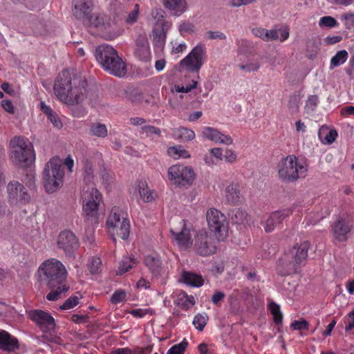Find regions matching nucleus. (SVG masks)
<instances>
[{
  "instance_id": "1",
  "label": "nucleus",
  "mask_w": 354,
  "mask_h": 354,
  "mask_svg": "<svg viewBox=\"0 0 354 354\" xmlns=\"http://www.w3.org/2000/svg\"><path fill=\"white\" fill-rule=\"evenodd\" d=\"M66 274L64 265L55 259L46 261L39 268V281L50 290V292L46 295L48 300L55 301L61 293L68 290L69 287L64 283Z\"/></svg>"
},
{
  "instance_id": "2",
  "label": "nucleus",
  "mask_w": 354,
  "mask_h": 354,
  "mask_svg": "<svg viewBox=\"0 0 354 354\" xmlns=\"http://www.w3.org/2000/svg\"><path fill=\"white\" fill-rule=\"evenodd\" d=\"M86 82L78 78H72L68 70L59 73L53 90L56 97L67 105L80 104L86 97Z\"/></svg>"
},
{
  "instance_id": "3",
  "label": "nucleus",
  "mask_w": 354,
  "mask_h": 354,
  "mask_svg": "<svg viewBox=\"0 0 354 354\" xmlns=\"http://www.w3.org/2000/svg\"><path fill=\"white\" fill-rule=\"evenodd\" d=\"M95 57L103 70L118 77H124L127 73V65L117 50L111 46L102 44L95 50Z\"/></svg>"
},
{
  "instance_id": "4",
  "label": "nucleus",
  "mask_w": 354,
  "mask_h": 354,
  "mask_svg": "<svg viewBox=\"0 0 354 354\" xmlns=\"http://www.w3.org/2000/svg\"><path fill=\"white\" fill-rule=\"evenodd\" d=\"M277 169L282 183H293L307 176L308 167L306 163L299 162L295 155H289L281 160Z\"/></svg>"
},
{
  "instance_id": "5",
  "label": "nucleus",
  "mask_w": 354,
  "mask_h": 354,
  "mask_svg": "<svg viewBox=\"0 0 354 354\" xmlns=\"http://www.w3.org/2000/svg\"><path fill=\"white\" fill-rule=\"evenodd\" d=\"M64 176L62 161L58 157L52 158L46 165L43 172V185L48 193H53L63 185Z\"/></svg>"
},
{
  "instance_id": "6",
  "label": "nucleus",
  "mask_w": 354,
  "mask_h": 354,
  "mask_svg": "<svg viewBox=\"0 0 354 354\" xmlns=\"http://www.w3.org/2000/svg\"><path fill=\"white\" fill-rule=\"evenodd\" d=\"M106 225L115 242V234L122 240H127L129 235L130 223L127 213L123 209L113 207L107 218Z\"/></svg>"
},
{
  "instance_id": "7",
  "label": "nucleus",
  "mask_w": 354,
  "mask_h": 354,
  "mask_svg": "<svg viewBox=\"0 0 354 354\" xmlns=\"http://www.w3.org/2000/svg\"><path fill=\"white\" fill-rule=\"evenodd\" d=\"M12 147L11 159L17 166L25 167L35 160L32 145L21 137H15L10 141Z\"/></svg>"
},
{
  "instance_id": "8",
  "label": "nucleus",
  "mask_w": 354,
  "mask_h": 354,
  "mask_svg": "<svg viewBox=\"0 0 354 354\" xmlns=\"http://www.w3.org/2000/svg\"><path fill=\"white\" fill-rule=\"evenodd\" d=\"M83 214L88 221L95 222L97 219L98 209L102 197L95 187H88L82 195Z\"/></svg>"
},
{
  "instance_id": "9",
  "label": "nucleus",
  "mask_w": 354,
  "mask_h": 354,
  "mask_svg": "<svg viewBox=\"0 0 354 354\" xmlns=\"http://www.w3.org/2000/svg\"><path fill=\"white\" fill-rule=\"evenodd\" d=\"M310 243L308 241L301 243L299 245H295L291 250L286 252L283 261L288 272H295L297 268L305 261L308 256Z\"/></svg>"
},
{
  "instance_id": "10",
  "label": "nucleus",
  "mask_w": 354,
  "mask_h": 354,
  "mask_svg": "<svg viewBox=\"0 0 354 354\" xmlns=\"http://www.w3.org/2000/svg\"><path fill=\"white\" fill-rule=\"evenodd\" d=\"M194 248L196 252L203 257L216 253L217 250L214 236L205 230H200L194 237Z\"/></svg>"
},
{
  "instance_id": "11",
  "label": "nucleus",
  "mask_w": 354,
  "mask_h": 354,
  "mask_svg": "<svg viewBox=\"0 0 354 354\" xmlns=\"http://www.w3.org/2000/svg\"><path fill=\"white\" fill-rule=\"evenodd\" d=\"M207 221L209 229L214 232L218 240H223L227 232V222L223 214L212 208L207 212Z\"/></svg>"
},
{
  "instance_id": "12",
  "label": "nucleus",
  "mask_w": 354,
  "mask_h": 354,
  "mask_svg": "<svg viewBox=\"0 0 354 354\" xmlns=\"http://www.w3.org/2000/svg\"><path fill=\"white\" fill-rule=\"evenodd\" d=\"M205 54V46L203 44H198L180 61V68L192 73L198 72L203 65V58Z\"/></svg>"
},
{
  "instance_id": "13",
  "label": "nucleus",
  "mask_w": 354,
  "mask_h": 354,
  "mask_svg": "<svg viewBox=\"0 0 354 354\" xmlns=\"http://www.w3.org/2000/svg\"><path fill=\"white\" fill-rule=\"evenodd\" d=\"M168 176L170 180H174L179 185H191L194 179V170L189 167L175 165L169 167Z\"/></svg>"
},
{
  "instance_id": "14",
  "label": "nucleus",
  "mask_w": 354,
  "mask_h": 354,
  "mask_svg": "<svg viewBox=\"0 0 354 354\" xmlns=\"http://www.w3.org/2000/svg\"><path fill=\"white\" fill-rule=\"evenodd\" d=\"M170 232L180 246L185 249L191 248L192 245L190 234L191 226L187 225L186 221L180 220L178 223L173 225Z\"/></svg>"
},
{
  "instance_id": "15",
  "label": "nucleus",
  "mask_w": 354,
  "mask_h": 354,
  "mask_svg": "<svg viewBox=\"0 0 354 354\" xmlns=\"http://www.w3.org/2000/svg\"><path fill=\"white\" fill-rule=\"evenodd\" d=\"M28 316L42 332H50L55 328V319L48 312L39 309L32 310L28 312Z\"/></svg>"
},
{
  "instance_id": "16",
  "label": "nucleus",
  "mask_w": 354,
  "mask_h": 354,
  "mask_svg": "<svg viewBox=\"0 0 354 354\" xmlns=\"http://www.w3.org/2000/svg\"><path fill=\"white\" fill-rule=\"evenodd\" d=\"M353 229V223L348 218L339 217L331 224V233L333 238L339 241H346Z\"/></svg>"
},
{
  "instance_id": "17",
  "label": "nucleus",
  "mask_w": 354,
  "mask_h": 354,
  "mask_svg": "<svg viewBox=\"0 0 354 354\" xmlns=\"http://www.w3.org/2000/svg\"><path fill=\"white\" fill-rule=\"evenodd\" d=\"M57 245L59 248L64 250L66 255L71 256L78 248L79 243L73 232L65 230L59 233L57 238Z\"/></svg>"
},
{
  "instance_id": "18",
  "label": "nucleus",
  "mask_w": 354,
  "mask_h": 354,
  "mask_svg": "<svg viewBox=\"0 0 354 354\" xmlns=\"http://www.w3.org/2000/svg\"><path fill=\"white\" fill-rule=\"evenodd\" d=\"M7 191L12 203H26L30 198L24 186L17 181L10 182L7 185Z\"/></svg>"
},
{
  "instance_id": "19",
  "label": "nucleus",
  "mask_w": 354,
  "mask_h": 354,
  "mask_svg": "<svg viewBox=\"0 0 354 354\" xmlns=\"http://www.w3.org/2000/svg\"><path fill=\"white\" fill-rule=\"evenodd\" d=\"M292 214V211L290 209H285L272 213L265 221V231L266 232L273 231L276 227L279 226L282 221Z\"/></svg>"
},
{
  "instance_id": "20",
  "label": "nucleus",
  "mask_w": 354,
  "mask_h": 354,
  "mask_svg": "<svg viewBox=\"0 0 354 354\" xmlns=\"http://www.w3.org/2000/svg\"><path fill=\"white\" fill-rule=\"evenodd\" d=\"M135 55L140 60L147 62L150 59L151 52L147 37L140 35L136 41Z\"/></svg>"
},
{
  "instance_id": "21",
  "label": "nucleus",
  "mask_w": 354,
  "mask_h": 354,
  "mask_svg": "<svg viewBox=\"0 0 354 354\" xmlns=\"http://www.w3.org/2000/svg\"><path fill=\"white\" fill-rule=\"evenodd\" d=\"M73 14L76 18L84 19L92 12V0H73Z\"/></svg>"
},
{
  "instance_id": "22",
  "label": "nucleus",
  "mask_w": 354,
  "mask_h": 354,
  "mask_svg": "<svg viewBox=\"0 0 354 354\" xmlns=\"http://www.w3.org/2000/svg\"><path fill=\"white\" fill-rule=\"evenodd\" d=\"M19 348V342L16 337L8 332L0 330V349L12 352Z\"/></svg>"
},
{
  "instance_id": "23",
  "label": "nucleus",
  "mask_w": 354,
  "mask_h": 354,
  "mask_svg": "<svg viewBox=\"0 0 354 354\" xmlns=\"http://www.w3.org/2000/svg\"><path fill=\"white\" fill-rule=\"evenodd\" d=\"M168 28V24H155L153 29V41L156 46L160 48H163Z\"/></svg>"
},
{
  "instance_id": "24",
  "label": "nucleus",
  "mask_w": 354,
  "mask_h": 354,
  "mask_svg": "<svg viewBox=\"0 0 354 354\" xmlns=\"http://www.w3.org/2000/svg\"><path fill=\"white\" fill-rule=\"evenodd\" d=\"M85 19L88 20V22L90 25L95 28L102 27L105 30L111 28L113 24L110 17L104 14L95 15L91 13L89 17H86Z\"/></svg>"
},
{
  "instance_id": "25",
  "label": "nucleus",
  "mask_w": 354,
  "mask_h": 354,
  "mask_svg": "<svg viewBox=\"0 0 354 354\" xmlns=\"http://www.w3.org/2000/svg\"><path fill=\"white\" fill-rule=\"evenodd\" d=\"M162 4L174 16L181 15L187 8L186 0H162Z\"/></svg>"
},
{
  "instance_id": "26",
  "label": "nucleus",
  "mask_w": 354,
  "mask_h": 354,
  "mask_svg": "<svg viewBox=\"0 0 354 354\" xmlns=\"http://www.w3.org/2000/svg\"><path fill=\"white\" fill-rule=\"evenodd\" d=\"M145 263L153 276H158L160 274L162 267V261L159 257L147 255L145 259Z\"/></svg>"
},
{
  "instance_id": "27",
  "label": "nucleus",
  "mask_w": 354,
  "mask_h": 354,
  "mask_svg": "<svg viewBox=\"0 0 354 354\" xmlns=\"http://www.w3.org/2000/svg\"><path fill=\"white\" fill-rule=\"evenodd\" d=\"M225 198L228 203L236 205L240 202L241 194L239 185L232 183L225 188Z\"/></svg>"
},
{
  "instance_id": "28",
  "label": "nucleus",
  "mask_w": 354,
  "mask_h": 354,
  "mask_svg": "<svg viewBox=\"0 0 354 354\" xmlns=\"http://www.w3.org/2000/svg\"><path fill=\"white\" fill-rule=\"evenodd\" d=\"M182 279L187 285L196 288L202 286L204 283L201 275L187 271L182 273Z\"/></svg>"
},
{
  "instance_id": "29",
  "label": "nucleus",
  "mask_w": 354,
  "mask_h": 354,
  "mask_svg": "<svg viewBox=\"0 0 354 354\" xmlns=\"http://www.w3.org/2000/svg\"><path fill=\"white\" fill-rule=\"evenodd\" d=\"M43 29V24L39 20L34 18L26 24V29L21 32L26 35H37L41 34Z\"/></svg>"
},
{
  "instance_id": "30",
  "label": "nucleus",
  "mask_w": 354,
  "mask_h": 354,
  "mask_svg": "<svg viewBox=\"0 0 354 354\" xmlns=\"http://www.w3.org/2000/svg\"><path fill=\"white\" fill-rule=\"evenodd\" d=\"M137 264V261L133 257L124 258L120 264L118 269L116 271L117 275H122L123 274L129 272L133 267Z\"/></svg>"
},
{
  "instance_id": "31",
  "label": "nucleus",
  "mask_w": 354,
  "mask_h": 354,
  "mask_svg": "<svg viewBox=\"0 0 354 354\" xmlns=\"http://www.w3.org/2000/svg\"><path fill=\"white\" fill-rule=\"evenodd\" d=\"M107 129L105 124L102 123H93L90 127V134L98 138H105L107 136Z\"/></svg>"
},
{
  "instance_id": "32",
  "label": "nucleus",
  "mask_w": 354,
  "mask_h": 354,
  "mask_svg": "<svg viewBox=\"0 0 354 354\" xmlns=\"http://www.w3.org/2000/svg\"><path fill=\"white\" fill-rule=\"evenodd\" d=\"M168 154L175 158L178 159L179 158H187L190 156L189 152L184 149L182 146H174L169 147L167 150Z\"/></svg>"
},
{
  "instance_id": "33",
  "label": "nucleus",
  "mask_w": 354,
  "mask_h": 354,
  "mask_svg": "<svg viewBox=\"0 0 354 354\" xmlns=\"http://www.w3.org/2000/svg\"><path fill=\"white\" fill-rule=\"evenodd\" d=\"M348 58V53L345 50L338 51L330 59V68L337 67L344 64Z\"/></svg>"
},
{
  "instance_id": "34",
  "label": "nucleus",
  "mask_w": 354,
  "mask_h": 354,
  "mask_svg": "<svg viewBox=\"0 0 354 354\" xmlns=\"http://www.w3.org/2000/svg\"><path fill=\"white\" fill-rule=\"evenodd\" d=\"M83 170H84L83 175H84V182L88 184L91 183L93 181V178H94L93 165L92 162H91L89 160H86L84 162Z\"/></svg>"
},
{
  "instance_id": "35",
  "label": "nucleus",
  "mask_w": 354,
  "mask_h": 354,
  "mask_svg": "<svg viewBox=\"0 0 354 354\" xmlns=\"http://www.w3.org/2000/svg\"><path fill=\"white\" fill-rule=\"evenodd\" d=\"M138 189L140 196L145 202H150L153 199V197L150 193V190L146 185L145 182H139Z\"/></svg>"
},
{
  "instance_id": "36",
  "label": "nucleus",
  "mask_w": 354,
  "mask_h": 354,
  "mask_svg": "<svg viewBox=\"0 0 354 354\" xmlns=\"http://www.w3.org/2000/svg\"><path fill=\"white\" fill-rule=\"evenodd\" d=\"M176 136L182 141H190L195 138V133L191 129L181 127L178 129Z\"/></svg>"
},
{
  "instance_id": "37",
  "label": "nucleus",
  "mask_w": 354,
  "mask_h": 354,
  "mask_svg": "<svg viewBox=\"0 0 354 354\" xmlns=\"http://www.w3.org/2000/svg\"><path fill=\"white\" fill-rule=\"evenodd\" d=\"M202 135L204 138L216 143L218 136H220V131L216 129L207 127L203 129Z\"/></svg>"
},
{
  "instance_id": "38",
  "label": "nucleus",
  "mask_w": 354,
  "mask_h": 354,
  "mask_svg": "<svg viewBox=\"0 0 354 354\" xmlns=\"http://www.w3.org/2000/svg\"><path fill=\"white\" fill-rule=\"evenodd\" d=\"M271 314L273 315V320L276 324H281L283 315L280 310V306L276 303L272 302L270 304Z\"/></svg>"
},
{
  "instance_id": "39",
  "label": "nucleus",
  "mask_w": 354,
  "mask_h": 354,
  "mask_svg": "<svg viewBox=\"0 0 354 354\" xmlns=\"http://www.w3.org/2000/svg\"><path fill=\"white\" fill-rule=\"evenodd\" d=\"M208 317L206 315L197 314L193 320V324L199 331H202L207 324Z\"/></svg>"
},
{
  "instance_id": "40",
  "label": "nucleus",
  "mask_w": 354,
  "mask_h": 354,
  "mask_svg": "<svg viewBox=\"0 0 354 354\" xmlns=\"http://www.w3.org/2000/svg\"><path fill=\"white\" fill-rule=\"evenodd\" d=\"M88 270L93 274H98L101 272L102 261L99 257H93L88 265Z\"/></svg>"
},
{
  "instance_id": "41",
  "label": "nucleus",
  "mask_w": 354,
  "mask_h": 354,
  "mask_svg": "<svg viewBox=\"0 0 354 354\" xmlns=\"http://www.w3.org/2000/svg\"><path fill=\"white\" fill-rule=\"evenodd\" d=\"M139 12H140L139 5L135 4L133 10H131L128 13V15L125 19V22L130 25L135 24L138 20Z\"/></svg>"
},
{
  "instance_id": "42",
  "label": "nucleus",
  "mask_w": 354,
  "mask_h": 354,
  "mask_svg": "<svg viewBox=\"0 0 354 354\" xmlns=\"http://www.w3.org/2000/svg\"><path fill=\"white\" fill-rule=\"evenodd\" d=\"M247 216L248 214L245 211L241 209H236L234 211L232 219L234 223L241 224L244 223L246 220Z\"/></svg>"
},
{
  "instance_id": "43",
  "label": "nucleus",
  "mask_w": 354,
  "mask_h": 354,
  "mask_svg": "<svg viewBox=\"0 0 354 354\" xmlns=\"http://www.w3.org/2000/svg\"><path fill=\"white\" fill-rule=\"evenodd\" d=\"M187 345V342L184 339L180 344H176L170 348L167 351V354H183Z\"/></svg>"
},
{
  "instance_id": "44",
  "label": "nucleus",
  "mask_w": 354,
  "mask_h": 354,
  "mask_svg": "<svg viewBox=\"0 0 354 354\" xmlns=\"http://www.w3.org/2000/svg\"><path fill=\"white\" fill-rule=\"evenodd\" d=\"M308 326H309L308 322L303 318H301L299 320H295L293 322H292V324L290 325V327L293 330H298L300 331L304 330H308Z\"/></svg>"
},
{
  "instance_id": "45",
  "label": "nucleus",
  "mask_w": 354,
  "mask_h": 354,
  "mask_svg": "<svg viewBox=\"0 0 354 354\" xmlns=\"http://www.w3.org/2000/svg\"><path fill=\"white\" fill-rule=\"evenodd\" d=\"M79 302V298L77 296H72L67 299L65 302L59 306L61 310H68L75 307Z\"/></svg>"
},
{
  "instance_id": "46",
  "label": "nucleus",
  "mask_w": 354,
  "mask_h": 354,
  "mask_svg": "<svg viewBox=\"0 0 354 354\" xmlns=\"http://www.w3.org/2000/svg\"><path fill=\"white\" fill-rule=\"evenodd\" d=\"M300 97L297 95H291L288 101V107L292 113H296L299 110Z\"/></svg>"
},
{
  "instance_id": "47",
  "label": "nucleus",
  "mask_w": 354,
  "mask_h": 354,
  "mask_svg": "<svg viewBox=\"0 0 354 354\" xmlns=\"http://www.w3.org/2000/svg\"><path fill=\"white\" fill-rule=\"evenodd\" d=\"M319 25L320 26L333 28L337 26V22L333 17L330 16H326L320 19Z\"/></svg>"
},
{
  "instance_id": "48",
  "label": "nucleus",
  "mask_w": 354,
  "mask_h": 354,
  "mask_svg": "<svg viewBox=\"0 0 354 354\" xmlns=\"http://www.w3.org/2000/svg\"><path fill=\"white\" fill-rule=\"evenodd\" d=\"M164 11L161 8H153L151 10V16L153 18H154L156 20V24H168L165 20L164 19Z\"/></svg>"
},
{
  "instance_id": "49",
  "label": "nucleus",
  "mask_w": 354,
  "mask_h": 354,
  "mask_svg": "<svg viewBox=\"0 0 354 354\" xmlns=\"http://www.w3.org/2000/svg\"><path fill=\"white\" fill-rule=\"evenodd\" d=\"M126 297V293L124 290H116L111 296V301L113 304H116L122 301Z\"/></svg>"
},
{
  "instance_id": "50",
  "label": "nucleus",
  "mask_w": 354,
  "mask_h": 354,
  "mask_svg": "<svg viewBox=\"0 0 354 354\" xmlns=\"http://www.w3.org/2000/svg\"><path fill=\"white\" fill-rule=\"evenodd\" d=\"M207 37L211 40L220 39L225 40L226 39V35L220 31H207L206 32Z\"/></svg>"
},
{
  "instance_id": "51",
  "label": "nucleus",
  "mask_w": 354,
  "mask_h": 354,
  "mask_svg": "<svg viewBox=\"0 0 354 354\" xmlns=\"http://www.w3.org/2000/svg\"><path fill=\"white\" fill-rule=\"evenodd\" d=\"M179 31L181 35L194 32V26L189 22H183L179 26Z\"/></svg>"
},
{
  "instance_id": "52",
  "label": "nucleus",
  "mask_w": 354,
  "mask_h": 354,
  "mask_svg": "<svg viewBox=\"0 0 354 354\" xmlns=\"http://www.w3.org/2000/svg\"><path fill=\"white\" fill-rule=\"evenodd\" d=\"M279 39L278 30L277 29L267 30L265 33L263 41H270Z\"/></svg>"
},
{
  "instance_id": "53",
  "label": "nucleus",
  "mask_w": 354,
  "mask_h": 354,
  "mask_svg": "<svg viewBox=\"0 0 354 354\" xmlns=\"http://www.w3.org/2000/svg\"><path fill=\"white\" fill-rule=\"evenodd\" d=\"M239 66L241 70L252 72L257 71L260 68V64L259 62H251L247 64H241Z\"/></svg>"
},
{
  "instance_id": "54",
  "label": "nucleus",
  "mask_w": 354,
  "mask_h": 354,
  "mask_svg": "<svg viewBox=\"0 0 354 354\" xmlns=\"http://www.w3.org/2000/svg\"><path fill=\"white\" fill-rule=\"evenodd\" d=\"M317 103H318V97L315 95H310L308 97V98L307 100L306 108L308 110L313 111L315 109V108L317 106Z\"/></svg>"
},
{
  "instance_id": "55",
  "label": "nucleus",
  "mask_w": 354,
  "mask_h": 354,
  "mask_svg": "<svg viewBox=\"0 0 354 354\" xmlns=\"http://www.w3.org/2000/svg\"><path fill=\"white\" fill-rule=\"evenodd\" d=\"M183 299H185V301H183L182 304L180 302L178 304H180L183 308L187 309L194 305V298L192 297H189L184 294L183 297L179 299V301H182Z\"/></svg>"
},
{
  "instance_id": "56",
  "label": "nucleus",
  "mask_w": 354,
  "mask_h": 354,
  "mask_svg": "<svg viewBox=\"0 0 354 354\" xmlns=\"http://www.w3.org/2000/svg\"><path fill=\"white\" fill-rule=\"evenodd\" d=\"M142 130L143 132H145L147 135V136H149L152 134H156L159 136L160 134V130L155 127L153 126H145L142 127Z\"/></svg>"
},
{
  "instance_id": "57",
  "label": "nucleus",
  "mask_w": 354,
  "mask_h": 354,
  "mask_svg": "<svg viewBox=\"0 0 354 354\" xmlns=\"http://www.w3.org/2000/svg\"><path fill=\"white\" fill-rule=\"evenodd\" d=\"M337 136V133L335 130L332 129L327 131L326 136L324 138V143L325 144H331L333 143Z\"/></svg>"
},
{
  "instance_id": "58",
  "label": "nucleus",
  "mask_w": 354,
  "mask_h": 354,
  "mask_svg": "<svg viewBox=\"0 0 354 354\" xmlns=\"http://www.w3.org/2000/svg\"><path fill=\"white\" fill-rule=\"evenodd\" d=\"M224 160L227 162H234L236 160V154L234 151L227 149L225 152V154L223 155Z\"/></svg>"
},
{
  "instance_id": "59",
  "label": "nucleus",
  "mask_w": 354,
  "mask_h": 354,
  "mask_svg": "<svg viewBox=\"0 0 354 354\" xmlns=\"http://www.w3.org/2000/svg\"><path fill=\"white\" fill-rule=\"evenodd\" d=\"M151 309H141V308H138V309H134V310H132L130 313L136 317H144L145 315L147 314H149V313H151Z\"/></svg>"
},
{
  "instance_id": "60",
  "label": "nucleus",
  "mask_w": 354,
  "mask_h": 354,
  "mask_svg": "<svg viewBox=\"0 0 354 354\" xmlns=\"http://www.w3.org/2000/svg\"><path fill=\"white\" fill-rule=\"evenodd\" d=\"M48 119L50 121V122L54 125V127H55L57 129H60L62 128V123L60 120V119L59 118V117L57 116V115L56 114L55 112H54L53 114H51L50 115H49L48 117Z\"/></svg>"
},
{
  "instance_id": "61",
  "label": "nucleus",
  "mask_w": 354,
  "mask_h": 354,
  "mask_svg": "<svg viewBox=\"0 0 354 354\" xmlns=\"http://www.w3.org/2000/svg\"><path fill=\"white\" fill-rule=\"evenodd\" d=\"M218 138L217 139L216 143H221L227 145H230L233 142L232 138L227 135L223 134L220 132V136H218Z\"/></svg>"
},
{
  "instance_id": "62",
  "label": "nucleus",
  "mask_w": 354,
  "mask_h": 354,
  "mask_svg": "<svg viewBox=\"0 0 354 354\" xmlns=\"http://www.w3.org/2000/svg\"><path fill=\"white\" fill-rule=\"evenodd\" d=\"M354 329V310L348 314V323L345 327L346 332H349Z\"/></svg>"
},
{
  "instance_id": "63",
  "label": "nucleus",
  "mask_w": 354,
  "mask_h": 354,
  "mask_svg": "<svg viewBox=\"0 0 354 354\" xmlns=\"http://www.w3.org/2000/svg\"><path fill=\"white\" fill-rule=\"evenodd\" d=\"M225 294L221 291H216L212 297V301L214 304L218 305L224 299Z\"/></svg>"
},
{
  "instance_id": "64",
  "label": "nucleus",
  "mask_w": 354,
  "mask_h": 354,
  "mask_svg": "<svg viewBox=\"0 0 354 354\" xmlns=\"http://www.w3.org/2000/svg\"><path fill=\"white\" fill-rule=\"evenodd\" d=\"M341 19L346 21V26L354 25V13H344L341 16Z\"/></svg>"
}]
</instances>
